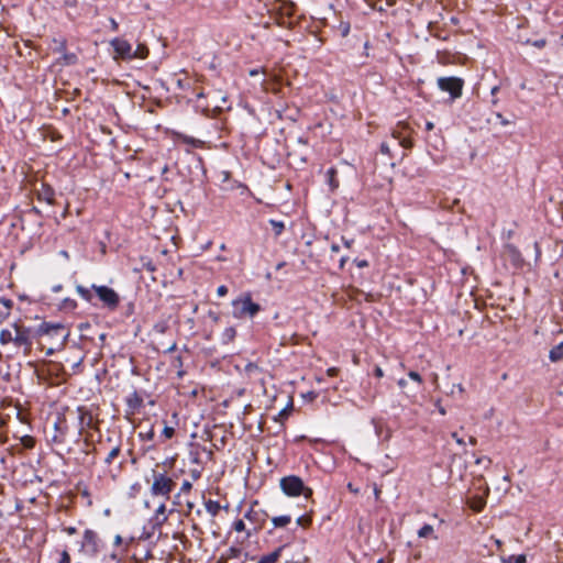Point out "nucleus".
<instances>
[{
  "label": "nucleus",
  "mask_w": 563,
  "mask_h": 563,
  "mask_svg": "<svg viewBox=\"0 0 563 563\" xmlns=\"http://www.w3.org/2000/svg\"><path fill=\"white\" fill-rule=\"evenodd\" d=\"M339 369L336 367H330L327 369L328 376H335L338 374Z\"/></svg>",
  "instance_id": "nucleus-47"
},
{
  "label": "nucleus",
  "mask_w": 563,
  "mask_h": 563,
  "mask_svg": "<svg viewBox=\"0 0 563 563\" xmlns=\"http://www.w3.org/2000/svg\"><path fill=\"white\" fill-rule=\"evenodd\" d=\"M192 487V484L191 482L185 479L180 486V489H179V493H178V496L181 495V494H187L190 492Z\"/></svg>",
  "instance_id": "nucleus-33"
},
{
  "label": "nucleus",
  "mask_w": 563,
  "mask_h": 563,
  "mask_svg": "<svg viewBox=\"0 0 563 563\" xmlns=\"http://www.w3.org/2000/svg\"><path fill=\"white\" fill-rule=\"evenodd\" d=\"M498 89H499V87H498V86H494V87L490 89V93H492L493 96H495V95L497 93Z\"/></svg>",
  "instance_id": "nucleus-55"
},
{
  "label": "nucleus",
  "mask_w": 563,
  "mask_h": 563,
  "mask_svg": "<svg viewBox=\"0 0 563 563\" xmlns=\"http://www.w3.org/2000/svg\"><path fill=\"white\" fill-rule=\"evenodd\" d=\"M78 412V427H79V433L82 432V430L86 427H89L91 424V416L81 407L77 409Z\"/></svg>",
  "instance_id": "nucleus-15"
},
{
  "label": "nucleus",
  "mask_w": 563,
  "mask_h": 563,
  "mask_svg": "<svg viewBox=\"0 0 563 563\" xmlns=\"http://www.w3.org/2000/svg\"><path fill=\"white\" fill-rule=\"evenodd\" d=\"M64 531L69 534V536H73L77 532V529L75 527H67L64 529Z\"/></svg>",
  "instance_id": "nucleus-48"
},
{
  "label": "nucleus",
  "mask_w": 563,
  "mask_h": 563,
  "mask_svg": "<svg viewBox=\"0 0 563 563\" xmlns=\"http://www.w3.org/2000/svg\"><path fill=\"white\" fill-rule=\"evenodd\" d=\"M260 74H265V69L264 68H253L249 71V75L251 77H254V76H257Z\"/></svg>",
  "instance_id": "nucleus-43"
},
{
  "label": "nucleus",
  "mask_w": 563,
  "mask_h": 563,
  "mask_svg": "<svg viewBox=\"0 0 563 563\" xmlns=\"http://www.w3.org/2000/svg\"><path fill=\"white\" fill-rule=\"evenodd\" d=\"M327 181L330 186V189L334 191L339 187V180L336 179V169L331 167L325 173Z\"/></svg>",
  "instance_id": "nucleus-20"
},
{
  "label": "nucleus",
  "mask_w": 563,
  "mask_h": 563,
  "mask_svg": "<svg viewBox=\"0 0 563 563\" xmlns=\"http://www.w3.org/2000/svg\"><path fill=\"white\" fill-rule=\"evenodd\" d=\"M121 452V440L115 441V443L111 446L108 455L104 459V463L110 465L112 461L120 454Z\"/></svg>",
  "instance_id": "nucleus-18"
},
{
  "label": "nucleus",
  "mask_w": 563,
  "mask_h": 563,
  "mask_svg": "<svg viewBox=\"0 0 563 563\" xmlns=\"http://www.w3.org/2000/svg\"><path fill=\"white\" fill-rule=\"evenodd\" d=\"M65 4L67 7H75L77 4V0H65Z\"/></svg>",
  "instance_id": "nucleus-52"
},
{
  "label": "nucleus",
  "mask_w": 563,
  "mask_h": 563,
  "mask_svg": "<svg viewBox=\"0 0 563 563\" xmlns=\"http://www.w3.org/2000/svg\"><path fill=\"white\" fill-rule=\"evenodd\" d=\"M500 561L503 563H527V558L525 554L509 555V556H501Z\"/></svg>",
  "instance_id": "nucleus-27"
},
{
  "label": "nucleus",
  "mask_w": 563,
  "mask_h": 563,
  "mask_svg": "<svg viewBox=\"0 0 563 563\" xmlns=\"http://www.w3.org/2000/svg\"><path fill=\"white\" fill-rule=\"evenodd\" d=\"M202 450L207 453V456H208L209 459H212L213 453H212V451H211V450H207L206 448H203Z\"/></svg>",
  "instance_id": "nucleus-54"
},
{
  "label": "nucleus",
  "mask_w": 563,
  "mask_h": 563,
  "mask_svg": "<svg viewBox=\"0 0 563 563\" xmlns=\"http://www.w3.org/2000/svg\"><path fill=\"white\" fill-rule=\"evenodd\" d=\"M496 545L499 548L501 545V541L499 539L495 540Z\"/></svg>",
  "instance_id": "nucleus-62"
},
{
  "label": "nucleus",
  "mask_w": 563,
  "mask_h": 563,
  "mask_svg": "<svg viewBox=\"0 0 563 563\" xmlns=\"http://www.w3.org/2000/svg\"><path fill=\"white\" fill-rule=\"evenodd\" d=\"M54 197H55L54 189L46 184H42L41 188L37 191V199L40 201H44L48 205H52L54 202Z\"/></svg>",
  "instance_id": "nucleus-14"
},
{
  "label": "nucleus",
  "mask_w": 563,
  "mask_h": 563,
  "mask_svg": "<svg viewBox=\"0 0 563 563\" xmlns=\"http://www.w3.org/2000/svg\"><path fill=\"white\" fill-rule=\"evenodd\" d=\"M109 22H110L111 30H112L113 32H117V31H118V29H119V24H118V22H117L113 18H110V19H109Z\"/></svg>",
  "instance_id": "nucleus-45"
},
{
  "label": "nucleus",
  "mask_w": 563,
  "mask_h": 563,
  "mask_svg": "<svg viewBox=\"0 0 563 563\" xmlns=\"http://www.w3.org/2000/svg\"><path fill=\"white\" fill-rule=\"evenodd\" d=\"M9 343H14V330L2 329L0 331V344L7 345Z\"/></svg>",
  "instance_id": "nucleus-22"
},
{
  "label": "nucleus",
  "mask_w": 563,
  "mask_h": 563,
  "mask_svg": "<svg viewBox=\"0 0 563 563\" xmlns=\"http://www.w3.org/2000/svg\"><path fill=\"white\" fill-rule=\"evenodd\" d=\"M11 327L14 330V346L23 347L25 353L30 352L32 349L31 329L21 327L16 322L12 323Z\"/></svg>",
  "instance_id": "nucleus-9"
},
{
  "label": "nucleus",
  "mask_w": 563,
  "mask_h": 563,
  "mask_svg": "<svg viewBox=\"0 0 563 563\" xmlns=\"http://www.w3.org/2000/svg\"><path fill=\"white\" fill-rule=\"evenodd\" d=\"M110 45L114 51L113 59H133V47L129 41L121 37H114L110 41Z\"/></svg>",
  "instance_id": "nucleus-8"
},
{
  "label": "nucleus",
  "mask_w": 563,
  "mask_h": 563,
  "mask_svg": "<svg viewBox=\"0 0 563 563\" xmlns=\"http://www.w3.org/2000/svg\"><path fill=\"white\" fill-rule=\"evenodd\" d=\"M100 549V539L96 531L86 529L84 531L82 541L80 543L79 551L86 555L93 558L98 554Z\"/></svg>",
  "instance_id": "nucleus-4"
},
{
  "label": "nucleus",
  "mask_w": 563,
  "mask_h": 563,
  "mask_svg": "<svg viewBox=\"0 0 563 563\" xmlns=\"http://www.w3.org/2000/svg\"><path fill=\"white\" fill-rule=\"evenodd\" d=\"M302 521H303V517L302 516L297 519V523L298 525H302Z\"/></svg>",
  "instance_id": "nucleus-60"
},
{
  "label": "nucleus",
  "mask_w": 563,
  "mask_h": 563,
  "mask_svg": "<svg viewBox=\"0 0 563 563\" xmlns=\"http://www.w3.org/2000/svg\"><path fill=\"white\" fill-rule=\"evenodd\" d=\"M291 517L289 515H283L272 518V523L274 528H283L290 523Z\"/></svg>",
  "instance_id": "nucleus-24"
},
{
  "label": "nucleus",
  "mask_w": 563,
  "mask_h": 563,
  "mask_svg": "<svg viewBox=\"0 0 563 563\" xmlns=\"http://www.w3.org/2000/svg\"><path fill=\"white\" fill-rule=\"evenodd\" d=\"M125 404L128 407V412L133 415L136 411H139L143 406V398L136 390H133L131 394L126 396Z\"/></svg>",
  "instance_id": "nucleus-11"
},
{
  "label": "nucleus",
  "mask_w": 563,
  "mask_h": 563,
  "mask_svg": "<svg viewBox=\"0 0 563 563\" xmlns=\"http://www.w3.org/2000/svg\"><path fill=\"white\" fill-rule=\"evenodd\" d=\"M181 140H183V142H185L187 144H190V145H192L195 147H201L202 146V141L197 140V139H195L192 136L183 135Z\"/></svg>",
  "instance_id": "nucleus-31"
},
{
  "label": "nucleus",
  "mask_w": 563,
  "mask_h": 563,
  "mask_svg": "<svg viewBox=\"0 0 563 563\" xmlns=\"http://www.w3.org/2000/svg\"><path fill=\"white\" fill-rule=\"evenodd\" d=\"M12 306L13 302L11 299L0 298V322L10 316Z\"/></svg>",
  "instance_id": "nucleus-16"
},
{
  "label": "nucleus",
  "mask_w": 563,
  "mask_h": 563,
  "mask_svg": "<svg viewBox=\"0 0 563 563\" xmlns=\"http://www.w3.org/2000/svg\"><path fill=\"white\" fill-rule=\"evenodd\" d=\"M452 438L455 440V442H456L459 445H461V446L465 445L464 440H463L462 438H460V437L457 435V433H456V432H453V433H452Z\"/></svg>",
  "instance_id": "nucleus-44"
},
{
  "label": "nucleus",
  "mask_w": 563,
  "mask_h": 563,
  "mask_svg": "<svg viewBox=\"0 0 563 563\" xmlns=\"http://www.w3.org/2000/svg\"><path fill=\"white\" fill-rule=\"evenodd\" d=\"M547 42L544 38H540V40H536L533 42H531V45L537 47V48H543L545 46Z\"/></svg>",
  "instance_id": "nucleus-40"
},
{
  "label": "nucleus",
  "mask_w": 563,
  "mask_h": 563,
  "mask_svg": "<svg viewBox=\"0 0 563 563\" xmlns=\"http://www.w3.org/2000/svg\"><path fill=\"white\" fill-rule=\"evenodd\" d=\"M53 353H54L53 349H48L47 352H46L47 355H52Z\"/></svg>",
  "instance_id": "nucleus-64"
},
{
  "label": "nucleus",
  "mask_w": 563,
  "mask_h": 563,
  "mask_svg": "<svg viewBox=\"0 0 563 563\" xmlns=\"http://www.w3.org/2000/svg\"><path fill=\"white\" fill-rule=\"evenodd\" d=\"M437 82L439 89L449 92L453 100L462 96L464 81L461 78L440 77Z\"/></svg>",
  "instance_id": "nucleus-7"
},
{
  "label": "nucleus",
  "mask_w": 563,
  "mask_h": 563,
  "mask_svg": "<svg viewBox=\"0 0 563 563\" xmlns=\"http://www.w3.org/2000/svg\"><path fill=\"white\" fill-rule=\"evenodd\" d=\"M190 461H191V463H194V464H200V463H201V461H200L199 453H198V452H194V451H191V452H190Z\"/></svg>",
  "instance_id": "nucleus-39"
},
{
  "label": "nucleus",
  "mask_w": 563,
  "mask_h": 563,
  "mask_svg": "<svg viewBox=\"0 0 563 563\" xmlns=\"http://www.w3.org/2000/svg\"><path fill=\"white\" fill-rule=\"evenodd\" d=\"M341 33L343 36H346L350 33V23L349 22H341L340 23Z\"/></svg>",
  "instance_id": "nucleus-38"
},
{
  "label": "nucleus",
  "mask_w": 563,
  "mask_h": 563,
  "mask_svg": "<svg viewBox=\"0 0 563 563\" xmlns=\"http://www.w3.org/2000/svg\"><path fill=\"white\" fill-rule=\"evenodd\" d=\"M397 384H398V386H399L400 388H405V387H406V385H407V382H406V379L400 378V379H398Z\"/></svg>",
  "instance_id": "nucleus-50"
},
{
  "label": "nucleus",
  "mask_w": 563,
  "mask_h": 563,
  "mask_svg": "<svg viewBox=\"0 0 563 563\" xmlns=\"http://www.w3.org/2000/svg\"><path fill=\"white\" fill-rule=\"evenodd\" d=\"M233 317L242 319L245 317L253 318L261 311V306L252 300L250 294H245L232 301Z\"/></svg>",
  "instance_id": "nucleus-2"
},
{
  "label": "nucleus",
  "mask_w": 563,
  "mask_h": 563,
  "mask_svg": "<svg viewBox=\"0 0 563 563\" xmlns=\"http://www.w3.org/2000/svg\"><path fill=\"white\" fill-rule=\"evenodd\" d=\"M208 97L211 99V106H213L217 110H223L224 108L229 109L230 106H227L228 98L220 90L208 93Z\"/></svg>",
  "instance_id": "nucleus-12"
},
{
  "label": "nucleus",
  "mask_w": 563,
  "mask_h": 563,
  "mask_svg": "<svg viewBox=\"0 0 563 563\" xmlns=\"http://www.w3.org/2000/svg\"><path fill=\"white\" fill-rule=\"evenodd\" d=\"M374 373H375V376L378 378H382L384 376V371L379 366L375 367Z\"/></svg>",
  "instance_id": "nucleus-46"
},
{
  "label": "nucleus",
  "mask_w": 563,
  "mask_h": 563,
  "mask_svg": "<svg viewBox=\"0 0 563 563\" xmlns=\"http://www.w3.org/2000/svg\"><path fill=\"white\" fill-rule=\"evenodd\" d=\"M206 508L209 512L214 515L219 509V504L217 501L209 500V503L206 505Z\"/></svg>",
  "instance_id": "nucleus-34"
},
{
  "label": "nucleus",
  "mask_w": 563,
  "mask_h": 563,
  "mask_svg": "<svg viewBox=\"0 0 563 563\" xmlns=\"http://www.w3.org/2000/svg\"><path fill=\"white\" fill-rule=\"evenodd\" d=\"M37 334L47 335L51 338H60V342L64 344L69 336V331H67L65 325L59 322H42L37 328Z\"/></svg>",
  "instance_id": "nucleus-6"
},
{
  "label": "nucleus",
  "mask_w": 563,
  "mask_h": 563,
  "mask_svg": "<svg viewBox=\"0 0 563 563\" xmlns=\"http://www.w3.org/2000/svg\"><path fill=\"white\" fill-rule=\"evenodd\" d=\"M236 335V330L233 327H228L221 333V341L223 344H228L234 340Z\"/></svg>",
  "instance_id": "nucleus-23"
},
{
  "label": "nucleus",
  "mask_w": 563,
  "mask_h": 563,
  "mask_svg": "<svg viewBox=\"0 0 563 563\" xmlns=\"http://www.w3.org/2000/svg\"><path fill=\"white\" fill-rule=\"evenodd\" d=\"M54 43L56 44L55 51L60 53L62 56L59 60L63 65H74L77 63V55L74 53H66V42L64 40L56 41L54 40Z\"/></svg>",
  "instance_id": "nucleus-10"
},
{
  "label": "nucleus",
  "mask_w": 563,
  "mask_h": 563,
  "mask_svg": "<svg viewBox=\"0 0 563 563\" xmlns=\"http://www.w3.org/2000/svg\"><path fill=\"white\" fill-rule=\"evenodd\" d=\"M174 434H175V429L173 427L165 424L162 430V437H164L165 439H170L174 437Z\"/></svg>",
  "instance_id": "nucleus-32"
},
{
  "label": "nucleus",
  "mask_w": 563,
  "mask_h": 563,
  "mask_svg": "<svg viewBox=\"0 0 563 563\" xmlns=\"http://www.w3.org/2000/svg\"><path fill=\"white\" fill-rule=\"evenodd\" d=\"M380 152L383 154H389V146L386 143H382L380 145Z\"/></svg>",
  "instance_id": "nucleus-49"
},
{
  "label": "nucleus",
  "mask_w": 563,
  "mask_h": 563,
  "mask_svg": "<svg viewBox=\"0 0 563 563\" xmlns=\"http://www.w3.org/2000/svg\"><path fill=\"white\" fill-rule=\"evenodd\" d=\"M331 251L336 253V252L340 251V246L338 244H332L331 245Z\"/></svg>",
  "instance_id": "nucleus-53"
},
{
  "label": "nucleus",
  "mask_w": 563,
  "mask_h": 563,
  "mask_svg": "<svg viewBox=\"0 0 563 563\" xmlns=\"http://www.w3.org/2000/svg\"><path fill=\"white\" fill-rule=\"evenodd\" d=\"M175 350H176V343H173V344L167 349V351H166V352H167V353H170V352H173V351H175Z\"/></svg>",
  "instance_id": "nucleus-56"
},
{
  "label": "nucleus",
  "mask_w": 563,
  "mask_h": 563,
  "mask_svg": "<svg viewBox=\"0 0 563 563\" xmlns=\"http://www.w3.org/2000/svg\"><path fill=\"white\" fill-rule=\"evenodd\" d=\"M467 504L474 511L479 512L485 507L486 500L482 496H473L468 499Z\"/></svg>",
  "instance_id": "nucleus-17"
},
{
  "label": "nucleus",
  "mask_w": 563,
  "mask_h": 563,
  "mask_svg": "<svg viewBox=\"0 0 563 563\" xmlns=\"http://www.w3.org/2000/svg\"><path fill=\"white\" fill-rule=\"evenodd\" d=\"M121 542V537L120 536H117L115 537V543L119 544Z\"/></svg>",
  "instance_id": "nucleus-63"
},
{
  "label": "nucleus",
  "mask_w": 563,
  "mask_h": 563,
  "mask_svg": "<svg viewBox=\"0 0 563 563\" xmlns=\"http://www.w3.org/2000/svg\"><path fill=\"white\" fill-rule=\"evenodd\" d=\"M549 358L554 363L563 358V341L550 350Z\"/></svg>",
  "instance_id": "nucleus-19"
},
{
  "label": "nucleus",
  "mask_w": 563,
  "mask_h": 563,
  "mask_svg": "<svg viewBox=\"0 0 563 563\" xmlns=\"http://www.w3.org/2000/svg\"><path fill=\"white\" fill-rule=\"evenodd\" d=\"M58 563H70V556L66 550H63L60 552V558H59Z\"/></svg>",
  "instance_id": "nucleus-37"
},
{
  "label": "nucleus",
  "mask_w": 563,
  "mask_h": 563,
  "mask_svg": "<svg viewBox=\"0 0 563 563\" xmlns=\"http://www.w3.org/2000/svg\"><path fill=\"white\" fill-rule=\"evenodd\" d=\"M190 476H191V478H192L194 481H197V479H199V478H200V476H201V471H200V470H198V468H194V470H191V471H190Z\"/></svg>",
  "instance_id": "nucleus-42"
},
{
  "label": "nucleus",
  "mask_w": 563,
  "mask_h": 563,
  "mask_svg": "<svg viewBox=\"0 0 563 563\" xmlns=\"http://www.w3.org/2000/svg\"><path fill=\"white\" fill-rule=\"evenodd\" d=\"M456 387H457V390H459L460 393H462V391L464 390V388H463V386H462L461 384H459Z\"/></svg>",
  "instance_id": "nucleus-61"
},
{
  "label": "nucleus",
  "mask_w": 563,
  "mask_h": 563,
  "mask_svg": "<svg viewBox=\"0 0 563 563\" xmlns=\"http://www.w3.org/2000/svg\"><path fill=\"white\" fill-rule=\"evenodd\" d=\"M347 487H349V489H350L351 492H353L354 494H357V493H358V489H357V488H355V487H352V484H349V485H347Z\"/></svg>",
  "instance_id": "nucleus-57"
},
{
  "label": "nucleus",
  "mask_w": 563,
  "mask_h": 563,
  "mask_svg": "<svg viewBox=\"0 0 563 563\" xmlns=\"http://www.w3.org/2000/svg\"><path fill=\"white\" fill-rule=\"evenodd\" d=\"M155 437L154 427L151 426L148 430L139 432V438L142 441H152Z\"/></svg>",
  "instance_id": "nucleus-29"
},
{
  "label": "nucleus",
  "mask_w": 563,
  "mask_h": 563,
  "mask_svg": "<svg viewBox=\"0 0 563 563\" xmlns=\"http://www.w3.org/2000/svg\"><path fill=\"white\" fill-rule=\"evenodd\" d=\"M283 548H278L275 551L263 555L257 563H276L282 554Z\"/></svg>",
  "instance_id": "nucleus-21"
},
{
  "label": "nucleus",
  "mask_w": 563,
  "mask_h": 563,
  "mask_svg": "<svg viewBox=\"0 0 563 563\" xmlns=\"http://www.w3.org/2000/svg\"><path fill=\"white\" fill-rule=\"evenodd\" d=\"M233 529L238 532H242L245 530V523L242 519H239L236 521H234L233 523Z\"/></svg>",
  "instance_id": "nucleus-36"
},
{
  "label": "nucleus",
  "mask_w": 563,
  "mask_h": 563,
  "mask_svg": "<svg viewBox=\"0 0 563 563\" xmlns=\"http://www.w3.org/2000/svg\"><path fill=\"white\" fill-rule=\"evenodd\" d=\"M132 53L133 59H145L148 56V48L143 44H139Z\"/></svg>",
  "instance_id": "nucleus-26"
},
{
  "label": "nucleus",
  "mask_w": 563,
  "mask_h": 563,
  "mask_svg": "<svg viewBox=\"0 0 563 563\" xmlns=\"http://www.w3.org/2000/svg\"><path fill=\"white\" fill-rule=\"evenodd\" d=\"M433 128H434L433 122H431V121H427L426 122V130L427 131H431V130H433Z\"/></svg>",
  "instance_id": "nucleus-51"
},
{
  "label": "nucleus",
  "mask_w": 563,
  "mask_h": 563,
  "mask_svg": "<svg viewBox=\"0 0 563 563\" xmlns=\"http://www.w3.org/2000/svg\"><path fill=\"white\" fill-rule=\"evenodd\" d=\"M167 519L168 517L166 515V506L164 503H161L152 517L153 527L161 528L167 521Z\"/></svg>",
  "instance_id": "nucleus-13"
},
{
  "label": "nucleus",
  "mask_w": 563,
  "mask_h": 563,
  "mask_svg": "<svg viewBox=\"0 0 563 563\" xmlns=\"http://www.w3.org/2000/svg\"><path fill=\"white\" fill-rule=\"evenodd\" d=\"M91 288L108 309L115 310L118 308L120 297L114 289L104 285H92Z\"/></svg>",
  "instance_id": "nucleus-5"
},
{
  "label": "nucleus",
  "mask_w": 563,
  "mask_h": 563,
  "mask_svg": "<svg viewBox=\"0 0 563 563\" xmlns=\"http://www.w3.org/2000/svg\"><path fill=\"white\" fill-rule=\"evenodd\" d=\"M228 294V287L225 285H220L218 288H217V295L219 297H223Z\"/></svg>",
  "instance_id": "nucleus-41"
},
{
  "label": "nucleus",
  "mask_w": 563,
  "mask_h": 563,
  "mask_svg": "<svg viewBox=\"0 0 563 563\" xmlns=\"http://www.w3.org/2000/svg\"><path fill=\"white\" fill-rule=\"evenodd\" d=\"M76 291L77 294L84 299V300H87V301H90L91 300V292L88 288L81 286V285H78L76 287Z\"/></svg>",
  "instance_id": "nucleus-30"
},
{
  "label": "nucleus",
  "mask_w": 563,
  "mask_h": 563,
  "mask_svg": "<svg viewBox=\"0 0 563 563\" xmlns=\"http://www.w3.org/2000/svg\"><path fill=\"white\" fill-rule=\"evenodd\" d=\"M418 537L419 538H428V537H431L433 538L434 540L438 539L437 536H434V529L431 525H423L417 532Z\"/></svg>",
  "instance_id": "nucleus-25"
},
{
  "label": "nucleus",
  "mask_w": 563,
  "mask_h": 563,
  "mask_svg": "<svg viewBox=\"0 0 563 563\" xmlns=\"http://www.w3.org/2000/svg\"><path fill=\"white\" fill-rule=\"evenodd\" d=\"M269 224L274 230L275 236H279L285 230V223L283 221L271 219Z\"/></svg>",
  "instance_id": "nucleus-28"
},
{
  "label": "nucleus",
  "mask_w": 563,
  "mask_h": 563,
  "mask_svg": "<svg viewBox=\"0 0 563 563\" xmlns=\"http://www.w3.org/2000/svg\"><path fill=\"white\" fill-rule=\"evenodd\" d=\"M366 265H367L366 261H362L361 263H358V266H360V267H364V266H366Z\"/></svg>",
  "instance_id": "nucleus-59"
},
{
  "label": "nucleus",
  "mask_w": 563,
  "mask_h": 563,
  "mask_svg": "<svg viewBox=\"0 0 563 563\" xmlns=\"http://www.w3.org/2000/svg\"><path fill=\"white\" fill-rule=\"evenodd\" d=\"M470 443H471L472 445H474V444L476 443V439H475V438H473V437H471V438H470Z\"/></svg>",
  "instance_id": "nucleus-58"
},
{
  "label": "nucleus",
  "mask_w": 563,
  "mask_h": 563,
  "mask_svg": "<svg viewBox=\"0 0 563 563\" xmlns=\"http://www.w3.org/2000/svg\"><path fill=\"white\" fill-rule=\"evenodd\" d=\"M408 376L410 379H412L413 382L418 383V384H422V377L421 375L418 373V372H415V371H410L408 373Z\"/></svg>",
  "instance_id": "nucleus-35"
},
{
  "label": "nucleus",
  "mask_w": 563,
  "mask_h": 563,
  "mask_svg": "<svg viewBox=\"0 0 563 563\" xmlns=\"http://www.w3.org/2000/svg\"><path fill=\"white\" fill-rule=\"evenodd\" d=\"M280 489L289 497H298L303 495L306 498L312 496V489L305 486L302 479L296 475L285 476L279 482Z\"/></svg>",
  "instance_id": "nucleus-1"
},
{
  "label": "nucleus",
  "mask_w": 563,
  "mask_h": 563,
  "mask_svg": "<svg viewBox=\"0 0 563 563\" xmlns=\"http://www.w3.org/2000/svg\"><path fill=\"white\" fill-rule=\"evenodd\" d=\"M174 486L175 483L173 478L166 473L153 472V483L151 486V494L153 496H162L168 499Z\"/></svg>",
  "instance_id": "nucleus-3"
}]
</instances>
